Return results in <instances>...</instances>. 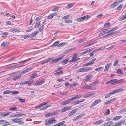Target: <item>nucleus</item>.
Returning a JSON list of instances; mask_svg holds the SVG:
<instances>
[{"instance_id":"6e6d98bb","label":"nucleus","mask_w":126,"mask_h":126,"mask_svg":"<svg viewBox=\"0 0 126 126\" xmlns=\"http://www.w3.org/2000/svg\"><path fill=\"white\" fill-rule=\"evenodd\" d=\"M93 48H91L90 49H89L88 50L85 51H84V53H85V54L87 53L90 52L91 51H92L93 50Z\"/></svg>"},{"instance_id":"aec40b11","label":"nucleus","mask_w":126,"mask_h":126,"mask_svg":"<svg viewBox=\"0 0 126 126\" xmlns=\"http://www.w3.org/2000/svg\"><path fill=\"white\" fill-rule=\"evenodd\" d=\"M21 77V75L19 74L18 76H16L13 77L12 79V80L15 81L16 80L20 78Z\"/></svg>"},{"instance_id":"e2e57ef3","label":"nucleus","mask_w":126,"mask_h":126,"mask_svg":"<svg viewBox=\"0 0 126 126\" xmlns=\"http://www.w3.org/2000/svg\"><path fill=\"white\" fill-rule=\"evenodd\" d=\"M69 15H66L63 17L62 19H66L68 18L69 17Z\"/></svg>"},{"instance_id":"bf43d9fd","label":"nucleus","mask_w":126,"mask_h":126,"mask_svg":"<svg viewBox=\"0 0 126 126\" xmlns=\"http://www.w3.org/2000/svg\"><path fill=\"white\" fill-rule=\"evenodd\" d=\"M126 18V15L124 16L123 17H121L119 20V21L124 20Z\"/></svg>"},{"instance_id":"6e6552de","label":"nucleus","mask_w":126,"mask_h":126,"mask_svg":"<svg viewBox=\"0 0 126 126\" xmlns=\"http://www.w3.org/2000/svg\"><path fill=\"white\" fill-rule=\"evenodd\" d=\"M53 58V57L48 58L45 60H43L41 62V64L42 65L45 63H47L49 61L52 60Z\"/></svg>"},{"instance_id":"69168bd1","label":"nucleus","mask_w":126,"mask_h":126,"mask_svg":"<svg viewBox=\"0 0 126 126\" xmlns=\"http://www.w3.org/2000/svg\"><path fill=\"white\" fill-rule=\"evenodd\" d=\"M6 24L8 25H13V24H12L11 22H10L9 21H8L6 22Z\"/></svg>"},{"instance_id":"5fc2aeb1","label":"nucleus","mask_w":126,"mask_h":126,"mask_svg":"<svg viewBox=\"0 0 126 126\" xmlns=\"http://www.w3.org/2000/svg\"><path fill=\"white\" fill-rule=\"evenodd\" d=\"M46 116L47 117H49L50 116H52V115L51 113H47L46 114Z\"/></svg>"},{"instance_id":"0eeeda50","label":"nucleus","mask_w":126,"mask_h":126,"mask_svg":"<svg viewBox=\"0 0 126 126\" xmlns=\"http://www.w3.org/2000/svg\"><path fill=\"white\" fill-rule=\"evenodd\" d=\"M101 100L100 99H99L95 100L91 104L90 106V108H92L95 105L101 103Z\"/></svg>"},{"instance_id":"c756f323","label":"nucleus","mask_w":126,"mask_h":126,"mask_svg":"<svg viewBox=\"0 0 126 126\" xmlns=\"http://www.w3.org/2000/svg\"><path fill=\"white\" fill-rule=\"evenodd\" d=\"M122 116H117L114 117L113 118V120L114 121L120 119L122 117Z\"/></svg>"},{"instance_id":"4d7b16f0","label":"nucleus","mask_w":126,"mask_h":126,"mask_svg":"<svg viewBox=\"0 0 126 126\" xmlns=\"http://www.w3.org/2000/svg\"><path fill=\"white\" fill-rule=\"evenodd\" d=\"M118 62V60L117 59L116 60L113 64V66H116Z\"/></svg>"},{"instance_id":"423d86ee","label":"nucleus","mask_w":126,"mask_h":126,"mask_svg":"<svg viewBox=\"0 0 126 126\" xmlns=\"http://www.w3.org/2000/svg\"><path fill=\"white\" fill-rule=\"evenodd\" d=\"M111 80V84L112 85H114L116 84L122 82L124 81V79H122L119 80H117V79H115Z\"/></svg>"},{"instance_id":"6ab92c4d","label":"nucleus","mask_w":126,"mask_h":126,"mask_svg":"<svg viewBox=\"0 0 126 126\" xmlns=\"http://www.w3.org/2000/svg\"><path fill=\"white\" fill-rule=\"evenodd\" d=\"M69 60V59L68 58H66L63 61H62L61 62V63L62 64L64 65L67 63L68 61Z\"/></svg>"},{"instance_id":"cd10ccee","label":"nucleus","mask_w":126,"mask_h":126,"mask_svg":"<svg viewBox=\"0 0 126 126\" xmlns=\"http://www.w3.org/2000/svg\"><path fill=\"white\" fill-rule=\"evenodd\" d=\"M84 72H88L89 71L91 70L92 68L90 67H86L84 68Z\"/></svg>"},{"instance_id":"052dcab7","label":"nucleus","mask_w":126,"mask_h":126,"mask_svg":"<svg viewBox=\"0 0 126 126\" xmlns=\"http://www.w3.org/2000/svg\"><path fill=\"white\" fill-rule=\"evenodd\" d=\"M18 100L21 102L24 103L25 102V100L24 99L19 98L18 99Z\"/></svg>"},{"instance_id":"bb28decb","label":"nucleus","mask_w":126,"mask_h":126,"mask_svg":"<svg viewBox=\"0 0 126 126\" xmlns=\"http://www.w3.org/2000/svg\"><path fill=\"white\" fill-rule=\"evenodd\" d=\"M94 93H89L84 95L83 96V98L88 97L93 95H94Z\"/></svg>"},{"instance_id":"1a4fd4ad","label":"nucleus","mask_w":126,"mask_h":126,"mask_svg":"<svg viewBox=\"0 0 126 126\" xmlns=\"http://www.w3.org/2000/svg\"><path fill=\"white\" fill-rule=\"evenodd\" d=\"M71 108V106L65 107L61 109V112L62 113H63L66 111H67L69 110Z\"/></svg>"},{"instance_id":"2f4dec72","label":"nucleus","mask_w":126,"mask_h":126,"mask_svg":"<svg viewBox=\"0 0 126 126\" xmlns=\"http://www.w3.org/2000/svg\"><path fill=\"white\" fill-rule=\"evenodd\" d=\"M44 25L41 24L39 27L38 29L40 31H41L44 28Z\"/></svg>"},{"instance_id":"f8f14e48","label":"nucleus","mask_w":126,"mask_h":126,"mask_svg":"<svg viewBox=\"0 0 126 126\" xmlns=\"http://www.w3.org/2000/svg\"><path fill=\"white\" fill-rule=\"evenodd\" d=\"M93 75H89L85 76V81L88 82V81L91 79L93 77Z\"/></svg>"},{"instance_id":"dca6fc26","label":"nucleus","mask_w":126,"mask_h":126,"mask_svg":"<svg viewBox=\"0 0 126 126\" xmlns=\"http://www.w3.org/2000/svg\"><path fill=\"white\" fill-rule=\"evenodd\" d=\"M78 109H74L72 110L68 114V116H70L73 115L78 110Z\"/></svg>"},{"instance_id":"473e14b6","label":"nucleus","mask_w":126,"mask_h":126,"mask_svg":"<svg viewBox=\"0 0 126 126\" xmlns=\"http://www.w3.org/2000/svg\"><path fill=\"white\" fill-rule=\"evenodd\" d=\"M65 122L64 121H63L62 122H60L58 124L59 126H65V124H64Z\"/></svg>"},{"instance_id":"3c124183","label":"nucleus","mask_w":126,"mask_h":126,"mask_svg":"<svg viewBox=\"0 0 126 126\" xmlns=\"http://www.w3.org/2000/svg\"><path fill=\"white\" fill-rule=\"evenodd\" d=\"M90 43L89 44H87V45H86L85 46H84V47H86L88 46H90L93 44H94V43Z\"/></svg>"},{"instance_id":"f03ea898","label":"nucleus","mask_w":126,"mask_h":126,"mask_svg":"<svg viewBox=\"0 0 126 126\" xmlns=\"http://www.w3.org/2000/svg\"><path fill=\"white\" fill-rule=\"evenodd\" d=\"M79 96L78 95H77L76 96L74 97H73L69 99H68L66 101H63V102L61 103V104L63 105H65L67 104H69L70 103V102L71 101H72L73 100L75 99H79Z\"/></svg>"},{"instance_id":"58836bf2","label":"nucleus","mask_w":126,"mask_h":126,"mask_svg":"<svg viewBox=\"0 0 126 126\" xmlns=\"http://www.w3.org/2000/svg\"><path fill=\"white\" fill-rule=\"evenodd\" d=\"M30 36L29 35H25L21 37V38L26 39L29 37Z\"/></svg>"},{"instance_id":"f704fd0d","label":"nucleus","mask_w":126,"mask_h":126,"mask_svg":"<svg viewBox=\"0 0 126 126\" xmlns=\"http://www.w3.org/2000/svg\"><path fill=\"white\" fill-rule=\"evenodd\" d=\"M12 92V91L10 90H7L4 91L3 93L4 94H10Z\"/></svg>"},{"instance_id":"4468645a","label":"nucleus","mask_w":126,"mask_h":126,"mask_svg":"<svg viewBox=\"0 0 126 126\" xmlns=\"http://www.w3.org/2000/svg\"><path fill=\"white\" fill-rule=\"evenodd\" d=\"M21 66H20L19 64H16L13 66H10L8 67V69H10L16 68L19 67H21Z\"/></svg>"},{"instance_id":"ddd939ff","label":"nucleus","mask_w":126,"mask_h":126,"mask_svg":"<svg viewBox=\"0 0 126 126\" xmlns=\"http://www.w3.org/2000/svg\"><path fill=\"white\" fill-rule=\"evenodd\" d=\"M85 114V113H83L79 115L78 116L75 117L73 119V120L74 121H76L79 119L83 116Z\"/></svg>"},{"instance_id":"9d476101","label":"nucleus","mask_w":126,"mask_h":126,"mask_svg":"<svg viewBox=\"0 0 126 126\" xmlns=\"http://www.w3.org/2000/svg\"><path fill=\"white\" fill-rule=\"evenodd\" d=\"M112 65V64L111 63H108L105 66V69L104 71V72H108V70Z\"/></svg>"},{"instance_id":"7ed1b4c3","label":"nucleus","mask_w":126,"mask_h":126,"mask_svg":"<svg viewBox=\"0 0 126 126\" xmlns=\"http://www.w3.org/2000/svg\"><path fill=\"white\" fill-rule=\"evenodd\" d=\"M90 17L89 16L86 15L81 18H78L76 19V21L78 22H81L85 19L87 20L88 18H90Z\"/></svg>"},{"instance_id":"a878e982","label":"nucleus","mask_w":126,"mask_h":126,"mask_svg":"<svg viewBox=\"0 0 126 126\" xmlns=\"http://www.w3.org/2000/svg\"><path fill=\"white\" fill-rule=\"evenodd\" d=\"M32 82V81L29 80L27 81H26L25 82L22 83V84H28L29 85H30L31 84Z\"/></svg>"},{"instance_id":"603ef678","label":"nucleus","mask_w":126,"mask_h":126,"mask_svg":"<svg viewBox=\"0 0 126 126\" xmlns=\"http://www.w3.org/2000/svg\"><path fill=\"white\" fill-rule=\"evenodd\" d=\"M65 23H70L72 22V21L70 20H68L64 21Z\"/></svg>"},{"instance_id":"a211bd4d","label":"nucleus","mask_w":126,"mask_h":126,"mask_svg":"<svg viewBox=\"0 0 126 126\" xmlns=\"http://www.w3.org/2000/svg\"><path fill=\"white\" fill-rule=\"evenodd\" d=\"M32 69V67H29L27 68L26 70H23V71H22L21 73V74H25L27 72H28L29 71L31 70Z\"/></svg>"},{"instance_id":"39448f33","label":"nucleus","mask_w":126,"mask_h":126,"mask_svg":"<svg viewBox=\"0 0 126 126\" xmlns=\"http://www.w3.org/2000/svg\"><path fill=\"white\" fill-rule=\"evenodd\" d=\"M11 121L13 122L18 123L19 124H22L24 123V122L22 121V119L19 118L12 119Z\"/></svg>"},{"instance_id":"412c9836","label":"nucleus","mask_w":126,"mask_h":126,"mask_svg":"<svg viewBox=\"0 0 126 126\" xmlns=\"http://www.w3.org/2000/svg\"><path fill=\"white\" fill-rule=\"evenodd\" d=\"M11 113V112H1L0 114L2 115L5 116L9 115Z\"/></svg>"},{"instance_id":"774afa93","label":"nucleus","mask_w":126,"mask_h":126,"mask_svg":"<svg viewBox=\"0 0 126 126\" xmlns=\"http://www.w3.org/2000/svg\"><path fill=\"white\" fill-rule=\"evenodd\" d=\"M110 23H106L104 25V26L105 27H107L108 26L110 25Z\"/></svg>"},{"instance_id":"49530a36","label":"nucleus","mask_w":126,"mask_h":126,"mask_svg":"<svg viewBox=\"0 0 126 126\" xmlns=\"http://www.w3.org/2000/svg\"><path fill=\"white\" fill-rule=\"evenodd\" d=\"M117 72L119 74H122L123 73V71L120 69H118L117 70Z\"/></svg>"},{"instance_id":"0e129e2a","label":"nucleus","mask_w":126,"mask_h":126,"mask_svg":"<svg viewBox=\"0 0 126 126\" xmlns=\"http://www.w3.org/2000/svg\"><path fill=\"white\" fill-rule=\"evenodd\" d=\"M116 99V98H113L112 99H110L109 100L110 103H111L113 102Z\"/></svg>"},{"instance_id":"c85d7f7f","label":"nucleus","mask_w":126,"mask_h":126,"mask_svg":"<svg viewBox=\"0 0 126 126\" xmlns=\"http://www.w3.org/2000/svg\"><path fill=\"white\" fill-rule=\"evenodd\" d=\"M103 122V120H99L96 121L94 123V124H95L99 125L102 123Z\"/></svg>"},{"instance_id":"864d4df0","label":"nucleus","mask_w":126,"mask_h":126,"mask_svg":"<svg viewBox=\"0 0 126 126\" xmlns=\"http://www.w3.org/2000/svg\"><path fill=\"white\" fill-rule=\"evenodd\" d=\"M78 100L75 101L74 102H72V103L71 104L73 105H75L76 104H78Z\"/></svg>"},{"instance_id":"a18cd8bd","label":"nucleus","mask_w":126,"mask_h":126,"mask_svg":"<svg viewBox=\"0 0 126 126\" xmlns=\"http://www.w3.org/2000/svg\"><path fill=\"white\" fill-rule=\"evenodd\" d=\"M8 32H4L3 33L2 35V36L4 37H6V36L8 35Z\"/></svg>"},{"instance_id":"f3484780","label":"nucleus","mask_w":126,"mask_h":126,"mask_svg":"<svg viewBox=\"0 0 126 126\" xmlns=\"http://www.w3.org/2000/svg\"><path fill=\"white\" fill-rule=\"evenodd\" d=\"M83 88L86 89L94 90V87L92 86L88 85L84 86L83 87Z\"/></svg>"},{"instance_id":"4c0bfd02","label":"nucleus","mask_w":126,"mask_h":126,"mask_svg":"<svg viewBox=\"0 0 126 126\" xmlns=\"http://www.w3.org/2000/svg\"><path fill=\"white\" fill-rule=\"evenodd\" d=\"M65 85L66 87H69L71 88V85L68 82H66L65 84Z\"/></svg>"},{"instance_id":"ea45409f","label":"nucleus","mask_w":126,"mask_h":126,"mask_svg":"<svg viewBox=\"0 0 126 126\" xmlns=\"http://www.w3.org/2000/svg\"><path fill=\"white\" fill-rule=\"evenodd\" d=\"M59 7L57 6L56 7H55L54 8H53L52 10V11H58L59 9Z\"/></svg>"},{"instance_id":"c9c22d12","label":"nucleus","mask_w":126,"mask_h":126,"mask_svg":"<svg viewBox=\"0 0 126 126\" xmlns=\"http://www.w3.org/2000/svg\"><path fill=\"white\" fill-rule=\"evenodd\" d=\"M63 73V71H60L59 72H57L56 73H54V75H56L57 76L60 75L62 73Z\"/></svg>"},{"instance_id":"2eb2a0df","label":"nucleus","mask_w":126,"mask_h":126,"mask_svg":"<svg viewBox=\"0 0 126 126\" xmlns=\"http://www.w3.org/2000/svg\"><path fill=\"white\" fill-rule=\"evenodd\" d=\"M5 123H7L6 124L7 125H10V123L6 120H0V124H4Z\"/></svg>"},{"instance_id":"9b49d317","label":"nucleus","mask_w":126,"mask_h":126,"mask_svg":"<svg viewBox=\"0 0 126 126\" xmlns=\"http://www.w3.org/2000/svg\"><path fill=\"white\" fill-rule=\"evenodd\" d=\"M77 57V55L76 53H75L74 54L72 58V59L69 61V62L71 63V62H76L77 61L76 58Z\"/></svg>"},{"instance_id":"b1692460","label":"nucleus","mask_w":126,"mask_h":126,"mask_svg":"<svg viewBox=\"0 0 126 126\" xmlns=\"http://www.w3.org/2000/svg\"><path fill=\"white\" fill-rule=\"evenodd\" d=\"M118 5V2H114L110 6V8H114L117 5Z\"/></svg>"},{"instance_id":"393cba45","label":"nucleus","mask_w":126,"mask_h":126,"mask_svg":"<svg viewBox=\"0 0 126 126\" xmlns=\"http://www.w3.org/2000/svg\"><path fill=\"white\" fill-rule=\"evenodd\" d=\"M65 56V55H63L62 56H61L60 57H59L54 60V61H55V62L56 63L58 62L60 60L62 59Z\"/></svg>"},{"instance_id":"de8ad7c7","label":"nucleus","mask_w":126,"mask_h":126,"mask_svg":"<svg viewBox=\"0 0 126 126\" xmlns=\"http://www.w3.org/2000/svg\"><path fill=\"white\" fill-rule=\"evenodd\" d=\"M123 6V4H121L119 5L117 8V11H119Z\"/></svg>"},{"instance_id":"37998d69","label":"nucleus","mask_w":126,"mask_h":126,"mask_svg":"<svg viewBox=\"0 0 126 126\" xmlns=\"http://www.w3.org/2000/svg\"><path fill=\"white\" fill-rule=\"evenodd\" d=\"M66 43H65L64 42H62L60 44H59L58 45V46L60 47H62L64 46V45H65V44H66Z\"/></svg>"},{"instance_id":"c03bdc74","label":"nucleus","mask_w":126,"mask_h":126,"mask_svg":"<svg viewBox=\"0 0 126 126\" xmlns=\"http://www.w3.org/2000/svg\"><path fill=\"white\" fill-rule=\"evenodd\" d=\"M26 115L25 114L19 113L17 114V117H20L22 116H26Z\"/></svg>"},{"instance_id":"7c9ffc66","label":"nucleus","mask_w":126,"mask_h":126,"mask_svg":"<svg viewBox=\"0 0 126 126\" xmlns=\"http://www.w3.org/2000/svg\"><path fill=\"white\" fill-rule=\"evenodd\" d=\"M59 41H57L55 42L52 45L53 47L58 46V44L59 43Z\"/></svg>"},{"instance_id":"a19ab883","label":"nucleus","mask_w":126,"mask_h":126,"mask_svg":"<svg viewBox=\"0 0 126 126\" xmlns=\"http://www.w3.org/2000/svg\"><path fill=\"white\" fill-rule=\"evenodd\" d=\"M37 75V74L36 73H35L33 74L31 77V79H33Z\"/></svg>"},{"instance_id":"5701e85b","label":"nucleus","mask_w":126,"mask_h":126,"mask_svg":"<svg viewBox=\"0 0 126 126\" xmlns=\"http://www.w3.org/2000/svg\"><path fill=\"white\" fill-rule=\"evenodd\" d=\"M113 123V122L112 121H109L104 124L103 126H110Z\"/></svg>"},{"instance_id":"8fccbe9b","label":"nucleus","mask_w":126,"mask_h":126,"mask_svg":"<svg viewBox=\"0 0 126 126\" xmlns=\"http://www.w3.org/2000/svg\"><path fill=\"white\" fill-rule=\"evenodd\" d=\"M50 106H44L42 108L40 109V110H45Z\"/></svg>"},{"instance_id":"13d9d810","label":"nucleus","mask_w":126,"mask_h":126,"mask_svg":"<svg viewBox=\"0 0 126 126\" xmlns=\"http://www.w3.org/2000/svg\"><path fill=\"white\" fill-rule=\"evenodd\" d=\"M110 110L109 109H108L107 111L105 112V115H108L109 114Z\"/></svg>"},{"instance_id":"4be33fe9","label":"nucleus","mask_w":126,"mask_h":126,"mask_svg":"<svg viewBox=\"0 0 126 126\" xmlns=\"http://www.w3.org/2000/svg\"><path fill=\"white\" fill-rule=\"evenodd\" d=\"M38 33L39 31H36L34 32L30 35L31 38L35 36V35L38 34Z\"/></svg>"},{"instance_id":"e433bc0d","label":"nucleus","mask_w":126,"mask_h":126,"mask_svg":"<svg viewBox=\"0 0 126 126\" xmlns=\"http://www.w3.org/2000/svg\"><path fill=\"white\" fill-rule=\"evenodd\" d=\"M40 21H38L36 23L35 26L34 27L35 28L37 27L40 25Z\"/></svg>"},{"instance_id":"72a5a7b5","label":"nucleus","mask_w":126,"mask_h":126,"mask_svg":"<svg viewBox=\"0 0 126 126\" xmlns=\"http://www.w3.org/2000/svg\"><path fill=\"white\" fill-rule=\"evenodd\" d=\"M104 68L103 67H99L96 68L95 69V70L96 71H99L102 70Z\"/></svg>"},{"instance_id":"79ce46f5","label":"nucleus","mask_w":126,"mask_h":126,"mask_svg":"<svg viewBox=\"0 0 126 126\" xmlns=\"http://www.w3.org/2000/svg\"><path fill=\"white\" fill-rule=\"evenodd\" d=\"M73 5L72 4H70L67 6L66 7L68 9H70L72 8Z\"/></svg>"},{"instance_id":"f257e3e1","label":"nucleus","mask_w":126,"mask_h":126,"mask_svg":"<svg viewBox=\"0 0 126 126\" xmlns=\"http://www.w3.org/2000/svg\"><path fill=\"white\" fill-rule=\"evenodd\" d=\"M123 90V89L122 88H119L118 89H116L112 91L109 93L107 94L105 96V98L106 99L109 97L111 95H112L114 94L115 93H118L122 91Z\"/></svg>"},{"instance_id":"338daca9","label":"nucleus","mask_w":126,"mask_h":126,"mask_svg":"<svg viewBox=\"0 0 126 126\" xmlns=\"http://www.w3.org/2000/svg\"><path fill=\"white\" fill-rule=\"evenodd\" d=\"M84 68H82L78 70L79 72H84Z\"/></svg>"},{"instance_id":"20e7f679","label":"nucleus","mask_w":126,"mask_h":126,"mask_svg":"<svg viewBox=\"0 0 126 126\" xmlns=\"http://www.w3.org/2000/svg\"><path fill=\"white\" fill-rule=\"evenodd\" d=\"M55 121H56V120L53 118L49 120L47 119L45 121V125L46 126L49 125L50 124L53 123Z\"/></svg>"},{"instance_id":"09e8293b","label":"nucleus","mask_w":126,"mask_h":126,"mask_svg":"<svg viewBox=\"0 0 126 126\" xmlns=\"http://www.w3.org/2000/svg\"><path fill=\"white\" fill-rule=\"evenodd\" d=\"M17 109V108L16 107H13L10 109V110L13 111L14 110H16Z\"/></svg>"},{"instance_id":"680f3d73","label":"nucleus","mask_w":126,"mask_h":126,"mask_svg":"<svg viewBox=\"0 0 126 126\" xmlns=\"http://www.w3.org/2000/svg\"><path fill=\"white\" fill-rule=\"evenodd\" d=\"M12 93L13 94H16L19 93L18 91H12Z\"/></svg>"}]
</instances>
